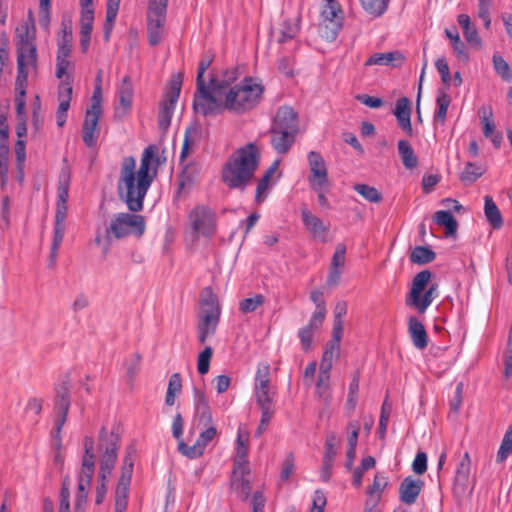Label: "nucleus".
<instances>
[{"instance_id": "4", "label": "nucleus", "mask_w": 512, "mask_h": 512, "mask_svg": "<svg viewBox=\"0 0 512 512\" xmlns=\"http://www.w3.org/2000/svg\"><path fill=\"white\" fill-rule=\"evenodd\" d=\"M259 161L260 152L254 143L238 148L223 166V183L230 189L244 190L253 179Z\"/></svg>"}, {"instance_id": "42", "label": "nucleus", "mask_w": 512, "mask_h": 512, "mask_svg": "<svg viewBox=\"0 0 512 512\" xmlns=\"http://www.w3.org/2000/svg\"><path fill=\"white\" fill-rule=\"evenodd\" d=\"M395 60H403V57L399 52L375 53L367 59L365 65L388 66L391 65Z\"/></svg>"}, {"instance_id": "50", "label": "nucleus", "mask_w": 512, "mask_h": 512, "mask_svg": "<svg viewBox=\"0 0 512 512\" xmlns=\"http://www.w3.org/2000/svg\"><path fill=\"white\" fill-rule=\"evenodd\" d=\"M492 62L498 76H500L502 80L506 82H511L512 70L508 62L502 56L496 54L493 55Z\"/></svg>"}, {"instance_id": "49", "label": "nucleus", "mask_w": 512, "mask_h": 512, "mask_svg": "<svg viewBox=\"0 0 512 512\" xmlns=\"http://www.w3.org/2000/svg\"><path fill=\"white\" fill-rule=\"evenodd\" d=\"M340 343L341 340H336V338L332 337L327 344L321 359V363L324 364L326 368L327 366H332L334 358L339 356Z\"/></svg>"}, {"instance_id": "53", "label": "nucleus", "mask_w": 512, "mask_h": 512, "mask_svg": "<svg viewBox=\"0 0 512 512\" xmlns=\"http://www.w3.org/2000/svg\"><path fill=\"white\" fill-rule=\"evenodd\" d=\"M354 190L369 202L378 203L382 200L381 193L373 186L356 184Z\"/></svg>"}, {"instance_id": "12", "label": "nucleus", "mask_w": 512, "mask_h": 512, "mask_svg": "<svg viewBox=\"0 0 512 512\" xmlns=\"http://www.w3.org/2000/svg\"><path fill=\"white\" fill-rule=\"evenodd\" d=\"M197 90L198 93L193 101V108L197 113L203 116H212L226 110L223 94H217L212 91L211 81L209 85L205 84L203 88H197Z\"/></svg>"}, {"instance_id": "30", "label": "nucleus", "mask_w": 512, "mask_h": 512, "mask_svg": "<svg viewBox=\"0 0 512 512\" xmlns=\"http://www.w3.org/2000/svg\"><path fill=\"white\" fill-rule=\"evenodd\" d=\"M422 481L406 477L399 488L400 500L408 505L415 503L421 489Z\"/></svg>"}, {"instance_id": "40", "label": "nucleus", "mask_w": 512, "mask_h": 512, "mask_svg": "<svg viewBox=\"0 0 512 512\" xmlns=\"http://www.w3.org/2000/svg\"><path fill=\"white\" fill-rule=\"evenodd\" d=\"M72 29L71 27L63 24L61 34L57 39V52L56 54H70L72 53Z\"/></svg>"}, {"instance_id": "22", "label": "nucleus", "mask_w": 512, "mask_h": 512, "mask_svg": "<svg viewBox=\"0 0 512 512\" xmlns=\"http://www.w3.org/2000/svg\"><path fill=\"white\" fill-rule=\"evenodd\" d=\"M69 58L70 54H56L55 76L59 79V84L68 83L73 87L75 64Z\"/></svg>"}, {"instance_id": "43", "label": "nucleus", "mask_w": 512, "mask_h": 512, "mask_svg": "<svg viewBox=\"0 0 512 512\" xmlns=\"http://www.w3.org/2000/svg\"><path fill=\"white\" fill-rule=\"evenodd\" d=\"M209 426L203 428L199 434L198 439L191 448L205 447L209 445L217 435V429L215 426L208 424ZM178 448H188L184 442L178 444Z\"/></svg>"}, {"instance_id": "61", "label": "nucleus", "mask_w": 512, "mask_h": 512, "mask_svg": "<svg viewBox=\"0 0 512 512\" xmlns=\"http://www.w3.org/2000/svg\"><path fill=\"white\" fill-rule=\"evenodd\" d=\"M463 393H464V384H463V382H459L456 385L454 395L451 398L450 403H449L451 410H453L455 413H458V411L462 405Z\"/></svg>"}, {"instance_id": "27", "label": "nucleus", "mask_w": 512, "mask_h": 512, "mask_svg": "<svg viewBox=\"0 0 512 512\" xmlns=\"http://www.w3.org/2000/svg\"><path fill=\"white\" fill-rule=\"evenodd\" d=\"M166 23V16L151 15L147 16V32L148 41L152 46L158 45L164 35V25Z\"/></svg>"}, {"instance_id": "59", "label": "nucleus", "mask_w": 512, "mask_h": 512, "mask_svg": "<svg viewBox=\"0 0 512 512\" xmlns=\"http://www.w3.org/2000/svg\"><path fill=\"white\" fill-rule=\"evenodd\" d=\"M261 409V422L259 430L265 429L273 416V401L257 402Z\"/></svg>"}, {"instance_id": "10", "label": "nucleus", "mask_w": 512, "mask_h": 512, "mask_svg": "<svg viewBox=\"0 0 512 512\" xmlns=\"http://www.w3.org/2000/svg\"><path fill=\"white\" fill-rule=\"evenodd\" d=\"M252 476L249 467L247 450H238L234 459V467L231 474V489L246 501L252 490Z\"/></svg>"}, {"instance_id": "13", "label": "nucleus", "mask_w": 512, "mask_h": 512, "mask_svg": "<svg viewBox=\"0 0 512 512\" xmlns=\"http://www.w3.org/2000/svg\"><path fill=\"white\" fill-rule=\"evenodd\" d=\"M181 86V76H173L164 99L161 101L159 106L158 125L162 130H166L170 126L171 118L180 95Z\"/></svg>"}, {"instance_id": "11", "label": "nucleus", "mask_w": 512, "mask_h": 512, "mask_svg": "<svg viewBox=\"0 0 512 512\" xmlns=\"http://www.w3.org/2000/svg\"><path fill=\"white\" fill-rule=\"evenodd\" d=\"M344 12L337 0H325L321 10L319 32L327 41H334L342 28Z\"/></svg>"}, {"instance_id": "6", "label": "nucleus", "mask_w": 512, "mask_h": 512, "mask_svg": "<svg viewBox=\"0 0 512 512\" xmlns=\"http://www.w3.org/2000/svg\"><path fill=\"white\" fill-rule=\"evenodd\" d=\"M186 228L193 239L211 238L217 231V215L211 207L198 204L188 212Z\"/></svg>"}, {"instance_id": "60", "label": "nucleus", "mask_w": 512, "mask_h": 512, "mask_svg": "<svg viewBox=\"0 0 512 512\" xmlns=\"http://www.w3.org/2000/svg\"><path fill=\"white\" fill-rule=\"evenodd\" d=\"M346 247L344 244L339 243L335 248L332 257L331 267L342 269L345 265Z\"/></svg>"}, {"instance_id": "63", "label": "nucleus", "mask_w": 512, "mask_h": 512, "mask_svg": "<svg viewBox=\"0 0 512 512\" xmlns=\"http://www.w3.org/2000/svg\"><path fill=\"white\" fill-rule=\"evenodd\" d=\"M327 500L326 495L321 490H316L313 495L312 508L310 512H324Z\"/></svg>"}, {"instance_id": "26", "label": "nucleus", "mask_w": 512, "mask_h": 512, "mask_svg": "<svg viewBox=\"0 0 512 512\" xmlns=\"http://www.w3.org/2000/svg\"><path fill=\"white\" fill-rule=\"evenodd\" d=\"M297 133L271 127V145L278 154H286L292 147Z\"/></svg>"}, {"instance_id": "7", "label": "nucleus", "mask_w": 512, "mask_h": 512, "mask_svg": "<svg viewBox=\"0 0 512 512\" xmlns=\"http://www.w3.org/2000/svg\"><path fill=\"white\" fill-rule=\"evenodd\" d=\"M71 380L68 374L63 375L55 385V401H54V425L51 431V437L55 441L56 448H59L60 432L64 426L71 405L70 396Z\"/></svg>"}, {"instance_id": "38", "label": "nucleus", "mask_w": 512, "mask_h": 512, "mask_svg": "<svg viewBox=\"0 0 512 512\" xmlns=\"http://www.w3.org/2000/svg\"><path fill=\"white\" fill-rule=\"evenodd\" d=\"M485 206H484V212L487 221L494 227V228H500L502 226V216L500 213V210L498 209L497 205L493 201L492 197L485 196Z\"/></svg>"}, {"instance_id": "51", "label": "nucleus", "mask_w": 512, "mask_h": 512, "mask_svg": "<svg viewBox=\"0 0 512 512\" xmlns=\"http://www.w3.org/2000/svg\"><path fill=\"white\" fill-rule=\"evenodd\" d=\"M345 434L348 448H356L358 437L362 436L360 422L358 420L350 421L347 424Z\"/></svg>"}, {"instance_id": "52", "label": "nucleus", "mask_w": 512, "mask_h": 512, "mask_svg": "<svg viewBox=\"0 0 512 512\" xmlns=\"http://www.w3.org/2000/svg\"><path fill=\"white\" fill-rule=\"evenodd\" d=\"M299 32V26L296 21L285 20L283 21L280 29V34L278 37V42L285 43L293 38Z\"/></svg>"}, {"instance_id": "8", "label": "nucleus", "mask_w": 512, "mask_h": 512, "mask_svg": "<svg viewBox=\"0 0 512 512\" xmlns=\"http://www.w3.org/2000/svg\"><path fill=\"white\" fill-rule=\"evenodd\" d=\"M201 303L202 310L198 325V340L203 344L209 336L215 333L221 310L217 296L210 287H206L203 290Z\"/></svg>"}, {"instance_id": "28", "label": "nucleus", "mask_w": 512, "mask_h": 512, "mask_svg": "<svg viewBox=\"0 0 512 512\" xmlns=\"http://www.w3.org/2000/svg\"><path fill=\"white\" fill-rule=\"evenodd\" d=\"M119 106L116 108V115L123 117L131 108L133 100V86L129 76H125L118 90Z\"/></svg>"}, {"instance_id": "14", "label": "nucleus", "mask_w": 512, "mask_h": 512, "mask_svg": "<svg viewBox=\"0 0 512 512\" xmlns=\"http://www.w3.org/2000/svg\"><path fill=\"white\" fill-rule=\"evenodd\" d=\"M136 456L133 452H128L124 458L121 476L115 491V508L127 509L128 491L131 483L133 467Z\"/></svg>"}, {"instance_id": "62", "label": "nucleus", "mask_w": 512, "mask_h": 512, "mask_svg": "<svg viewBox=\"0 0 512 512\" xmlns=\"http://www.w3.org/2000/svg\"><path fill=\"white\" fill-rule=\"evenodd\" d=\"M168 0H149L148 14L166 16Z\"/></svg>"}, {"instance_id": "55", "label": "nucleus", "mask_w": 512, "mask_h": 512, "mask_svg": "<svg viewBox=\"0 0 512 512\" xmlns=\"http://www.w3.org/2000/svg\"><path fill=\"white\" fill-rule=\"evenodd\" d=\"M141 357L139 354L131 355L125 362L126 376L129 383L132 385L139 370H140Z\"/></svg>"}, {"instance_id": "1", "label": "nucleus", "mask_w": 512, "mask_h": 512, "mask_svg": "<svg viewBox=\"0 0 512 512\" xmlns=\"http://www.w3.org/2000/svg\"><path fill=\"white\" fill-rule=\"evenodd\" d=\"M159 165V149L155 145H149L144 149L138 170H136V159L133 156L123 158L117 181V191L120 199L126 203L130 211L139 212L143 209L145 196Z\"/></svg>"}, {"instance_id": "15", "label": "nucleus", "mask_w": 512, "mask_h": 512, "mask_svg": "<svg viewBox=\"0 0 512 512\" xmlns=\"http://www.w3.org/2000/svg\"><path fill=\"white\" fill-rule=\"evenodd\" d=\"M70 171L68 168H63L59 174L58 188H57V207L55 213V222L65 224L67 216V201L69 198V186H70Z\"/></svg>"}, {"instance_id": "2", "label": "nucleus", "mask_w": 512, "mask_h": 512, "mask_svg": "<svg viewBox=\"0 0 512 512\" xmlns=\"http://www.w3.org/2000/svg\"><path fill=\"white\" fill-rule=\"evenodd\" d=\"M17 76L15 80V106L17 120L26 117V88L28 76L37 70L36 24L33 12L15 30Z\"/></svg>"}, {"instance_id": "35", "label": "nucleus", "mask_w": 512, "mask_h": 512, "mask_svg": "<svg viewBox=\"0 0 512 512\" xmlns=\"http://www.w3.org/2000/svg\"><path fill=\"white\" fill-rule=\"evenodd\" d=\"M450 103H451V98L448 95V93L443 89H439L437 91V97H436L437 109L434 114V124L435 125H437V124L444 125V123L446 121L447 111H448V107H449Z\"/></svg>"}, {"instance_id": "3", "label": "nucleus", "mask_w": 512, "mask_h": 512, "mask_svg": "<svg viewBox=\"0 0 512 512\" xmlns=\"http://www.w3.org/2000/svg\"><path fill=\"white\" fill-rule=\"evenodd\" d=\"M235 69L226 71L222 78H211L212 91L223 94L224 107L227 111L244 114L259 105L263 98L264 86L260 79L246 76L239 83Z\"/></svg>"}, {"instance_id": "24", "label": "nucleus", "mask_w": 512, "mask_h": 512, "mask_svg": "<svg viewBox=\"0 0 512 512\" xmlns=\"http://www.w3.org/2000/svg\"><path fill=\"white\" fill-rule=\"evenodd\" d=\"M431 279V272L423 270L417 273L413 279L411 290L406 298V305L414 307Z\"/></svg>"}, {"instance_id": "5", "label": "nucleus", "mask_w": 512, "mask_h": 512, "mask_svg": "<svg viewBox=\"0 0 512 512\" xmlns=\"http://www.w3.org/2000/svg\"><path fill=\"white\" fill-rule=\"evenodd\" d=\"M116 459V450H85L78 473V491L75 500L76 512H82V506L86 503L96 464L99 463L98 477L108 479Z\"/></svg>"}, {"instance_id": "57", "label": "nucleus", "mask_w": 512, "mask_h": 512, "mask_svg": "<svg viewBox=\"0 0 512 512\" xmlns=\"http://www.w3.org/2000/svg\"><path fill=\"white\" fill-rule=\"evenodd\" d=\"M212 354H213L212 348L210 346H207L198 355L197 370H198L199 374L204 375V374L208 373Z\"/></svg>"}, {"instance_id": "19", "label": "nucleus", "mask_w": 512, "mask_h": 512, "mask_svg": "<svg viewBox=\"0 0 512 512\" xmlns=\"http://www.w3.org/2000/svg\"><path fill=\"white\" fill-rule=\"evenodd\" d=\"M479 116L484 136L490 139L496 149H499L502 145L503 135L500 131L496 130L491 107L483 106L479 110Z\"/></svg>"}, {"instance_id": "9", "label": "nucleus", "mask_w": 512, "mask_h": 512, "mask_svg": "<svg viewBox=\"0 0 512 512\" xmlns=\"http://www.w3.org/2000/svg\"><path fill=\"white\" fill-rule=\"evenodd\" d=\"M145 231L144 217L139 214L118 213L116 214L106 228V238L109 240L111 235L115 238H123L129 235L140 237Z\"/></svg>"}, {"instance_id": "37", "label": "nucleus", "mask_w": 512, "mask_h": 512, "mask_svg": "<svg viewBox=\"0 0 512 512\" xmlns=\"http://www.w3.org/2000/svg\"><path fill=\"white\" fill-rule=\"evenodd\" d=\"M434 221L445 228L446 236H453L458 228L456 219L453 217L450 211L440 210L434 214Z\"/></svg>"}, {"instance_id": "46", "label": "nucleus", "mask_w": 512, "mask_h": 512, "mask_svg": "<svg viewBox=\"0 0 512 512\" xmlns=\"http://www.w3.org/2000/svg\"><path fill=\"white\" fill-rule=\"evenodd\" d=\"M72 92L73 87H71L68 83L58 85L57 97L59 105L57 111L68 112L72 99Z\"/></svg>"}, {"instance_id": "34", "label": "nucleus", "mask_w": 512, "mask_h": 512, "mask_svg": "<svg viewBox=\"0 0 512 512\" xmlns=\"http://www.w3.org/2000/svg\"><path fill=\"white\" fill-rule=\"evenodd\" d=\"M397 150L402 164L407 170H413L418 166V157L409 141L399 140L397 142Z\"/></svg>"}, {"instance_id": "47", "label": "nucleus", "mask_w": 512, "mask_h": 512, "mask_svg": "<svg viewBox=\"0 0 512 512\" xmlns=\"http://www.w3.org/2000/svg\"><path fill=\"white\" fill-rule=\"evenodd\" d=\"M437 296H438V286H437V284H432L424 292L423 296H420V298L418 300V304H415L414 308H416L419 313H425L427 308L431 305V303L434 301V299Z\"/></svg>"}, {"instance_id": "54", "label": "nucleus", "mask_w": 512, "mask_h": 512, "mask_svg": "<svg viewBox=\"0 0 512 512\" xmlns=\"http://www.w3.org/2000/svg\"><path fill=\"white\" fill-rule=\"evenodd\" d=\"M265 302V298L261 294L246 298L239 303V310L242 313H251L256 311Z\"/></svg>"}, {"instance_id": "32", "label": "nucleus", "mask_w": 512, "mask_h": 512, "mask_svg": "<svg viewBox=\"0 0 512 512\" xmlns=\"http://www.w3.org/2000/svg\"><path fill=\"white\" fill-rule=\"evenodd\" d=\"M408 331L413 342V345L423 350L428 345V336L424 325L416 318L410 317L408 321Z\"/></svg>"}, {"instance_id": "39", "label": "nucleus", "mask_w": 512, "mask_h": 512, "mask_svg": "<svg viewBox=\"0 0 512 512\" xmlns=\"http://www.w3.org/2000/svg\"><path fill=\"white\" fill-rule=\"evenodd\" d=\"M359 2L368 15L377 18L386 12L390 0H359Z\"/></svg>"}, {"instance_id": "17", "label": "nucleus", "mask_w": 512, "mask_h": 512, "mask_svg": "<svg viewBox=\"0 0 512 512\" xmlns=\"http://www.w3.org/2000/svg\"><path fill=\"white\" fill-rule=\"evenodd\" d=\"M307 159L310 170L308 177L309 185L319 187L321 184H328V170L321 154L316 151H310Z\"/></svg>"}, {"instance_id": "45", "label": "nucleus", "mask_w": 512, "mask_h": 512, "mask_svg": "<svg viewBox=\"0 0 512 512\" xmlns=\"http://www.w3.org/2000/svg\"><path fill=\"white\" fill-rule=\"evenodd\" d=\"M484 171L485 170L476 163L467 162L460 175V179L466 185H471L483 175Z\"/></svg>"}, {"instance_id": "41", "label": "nucleus", "mask_w": 512, "mask_h": 512, "mask_svg": "<svg viewBox=\"0 0 512 512\" xmlns=\"http://www.w3.org/2000/svg\"><path fill=\"white\" fill-rule=\"evenodd\" d=\"M310 299L316 306V310L313 312L311 316L313 318V321L323 322L327 314L323 293L320 290H313L310 293Z\"/></svg>"}, {"instance_id": "16", "label": "nucleus", "mask_w": 512, "mask_h": 512, "mask_svg": "<svg viewBox=\"0 0 512 512\" xmlns=\"http://www.w3.org/2000/svg\"><path fill=\"white\" fill-rule=\"evenodd\" d=\"M254 393L256 402L273 401L270 389V366L268 363H259L254 379Z\"/></svg>"}, {"instance_id": "23", "label": "nucleus", "mask_w": 512, "mask_h": 512, "mask_svg": "<svg viewBox=\"0 0 512 512\" xmlns=\"http://www.w3.org/2000/svg\"><path fill=\"white\" fill-rule=\"evenodd\" d=\"M394 115L397 119L399 127L407 136H413V128L411 124V104L408 98L402 97L396 102Z\"/></svg>"}, {"instance_id": "31", "label": "nucleus", "mask_w": 512, "mask_h": 512, "mask_svg": "<svg viewBox=\"0 0 512 512\" xmlns=\"http://www.w3.org/2000/svg\"><path fill=\"white\" fill-rule=\"evenodd\" d=\"M194 408L195 414L199 418V422L204 426L211 424L212 414L205 393L199 389H194Z\"/></svg>"}, {"instance_id": "36", "label": "nucleus", "mask_w": 512, "mask_h": 512, "mask_svg": "<svg viewBox=\"0 0 512 512\" xmlns=\"http://www.w3.org/2000/svg\"><path fill=\"white\" fill-rule=\"evenodd\" d=\"M322 324L323 322H314L311 317L308 324L299 330L298 337L304 351H309L311 349L314 334Z\"/></svg>"}, {"instance_id": "44", "label": "nucleus", "mask_w": 512, "mask_h": 512, "mask_svg": "<svg viewBox=\"0 0 512 512\" xmlns=\"http://www.w3.org/2000/svg\"><path fill=\"white\" fill-rule=\"evenodd\" d=\"M66 225L60 223H54V236L50 249V263L54 265L56 263L58 250L64 238Z\"/></svg>"}, {"instance_id": "56", "label": "nucleus", "mask_w": 512, "mask_h": 512, "mask_svg": "<svg viewBox=\"0 0 512 512\" xmlns=\"http://www.w3.org/2000/svg\"><path fill=\"white\" fill-rule=\"evenodd\" d=\"M332 366L325 367L320 363V372L317 381V391L320 396H323L329 388L330 371Z\"/></svg>"}, {"instance_id": "29", "label": "nucleus", "mask_w": 512, "mask_h": 512, "mask_svg": "<svg viewBox=\"0 0 512 512\" xmlns=\"http://www.w3.org/2000/svg\"><path fill=\"white\" fill-rule=\"evenodd\" d=\"M279 166V160H276L264 173L263 177L258 181L255 193V200L261 203L266 198L270 188L275 184L273 179Z\"/></svg>"}, {"instance_id": "48", "label": "nucleus", "mask_w": 512, "mask_h": 512, "mask_svg": "<svg viewBox=\"0 0 512 512\" xmlns=\"http://www.w3.org/2000/svg\"><path fill=\"white\" fill-rule=\"evenodd\" d=\"M436 254L428 247L417 246L413 249L410 260L416 264H427L433 261Z\"/></svg>"}, {"instance_id": "21", "label": "nucleus", "mask_w": 512, "mask_h": 512, "mask_svg": "<svg viewBox=\"0 0 512 512\" xmlns=\"http://www.w3.org/2000/svg\"><path fill=\"white\" fill-rule=\"evenodd\" d=\"M272 128L289 131L292 133L298 132V115L293 108L288 106H282L278 108Z\"/></svg>"}, {"instance_id": "25", "label": "nucleus", "mask_w": 512, "mask_h": 512, "mask_svg": "<svg viewBox=\"0 0 512 512\" xmlns=\"http://www.w3.org/2000/svg\"><path fill=\"white\" fill-rule=\"evenodd\" d=\"M302 221L308 232L314 237L321 240L325 239L328 231V226L324 222L312 214L308 209L304 208L301 210Z\"/></svg>"}, {"instance_id": "20", "label": "nucleus", "mask_w": 512, "mask_h": 512, "mask_svg": "<svg viewBox=\"0 0 512 512\" xmlns=\"http://www.w3.org/2000/svg\"><path fill=\"white\" fill-rule=\"evenodd\" d=\"M102 113L86 110L82 138L86 146L94 147L100 134L99 119Z\"/></svg>"}, {"instance_id": "18", "label": "nucleus", "mask_w": 512, "mask_h": 512, "mask_svg": "<svg viewBox=\"0 0 512 512\" xmlns=\"http://www.w3.org/2000/svg\"><path fill=\"white\" fill-rule=\"evenodd\" d=\"M122 433V425L117 420L103 425L99 432L98 448H116L120 445Z\"/></svg>"}, {"instance_id": "33", "label": "nucleus", "mask_w": 512, "mask_h": 512, "mask_svg": "<svg viewBox=\"0 0 512 512\" xmlns=\"http://www.w3.org/2000/svg\"><path fill=\"white\" fill-rule=\"evenodd\" d=\"M457 21L463 30L466 41L474 47L481 48L482 40L478 34L476 27L471 23V19L467 14H459Z\"/></svg>"}, {"instance_id": "58", "label": "nucleus", "mask_w": 512, "mask_h": 512, "mask_svg": "<svg viewBox=\"0 0 512 512\" xmlns=\"http://www.w3.org/2000/svg\"><path fill=\"white\" fill-rule=\"evenodd\" d=\"M336 457L335 450H327L323 457V466L321 469V480L327 482L331 477V470L333 466V461Z\"/></svg>"}, {"instance_id": "64", "label": "nucleus", "mask_w": 512, "mask_h": 512, "mask_svg": "<svg viewBox=\"0 0 512 512\" xmlns=\"http://www.w3.org/2000/svg\"><path fill=\"white\" fill-rule=\"evenodd\" d=\"M413 471L421 475L427 470V455L423 451H419L412 464Z\"/></svg>"}]
</instances>
